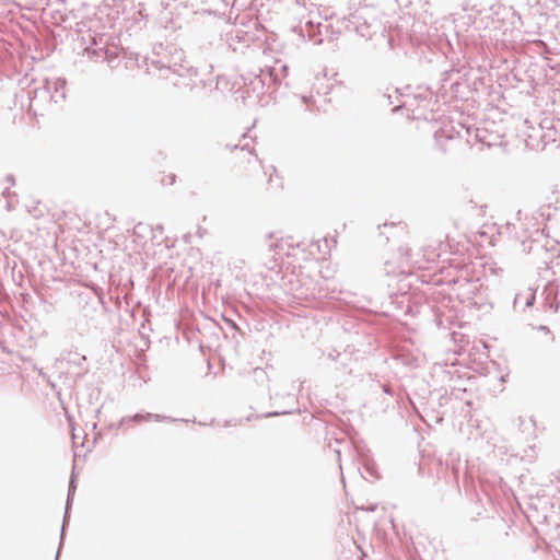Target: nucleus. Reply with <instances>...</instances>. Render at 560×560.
<instances>
[{"label": "nucleus", "instance_id": "obj_1", "mask_svg": "<svg viewBox=\"0 0 560 560\" xmlns=\"http://www.w3.org/2000/svg\"><path fill=\"white\" fill-rule=\"evenodd\" d=\"M234 165L241 172L247 173L249 168L260 167V162L254 153L241 149L236 153Z\"/></svg>", "mask_w": 560, "mask_h": 560}, {"label": "nucleus", "instance_id": "obj_3", "mask_svg": "<svg viewBox=\"0 0 560 560\" xmlns=\"http://www.w3.org/2000/svg\"><path fill=\"white\" fill-rule=\"evenodd\" d=\"M167 178H168V183L170 184L174 183V176L173 175H168Z\"/></svg>", "mask_w": 560, "mask_h": 560}, {"label": "nucleus", "instance_id": "obj_2", "mask_svg": "<svg viewBox=\"0 0 560 560\" xmlns=\"http://www.w3.org/2000/svg\"><path fill=\"white\" fill-rule=\"evenodd\" d=\"M536 330L539 331V332H542L545 336L549 337L550 340H553V336L551 334V331L549 330L548 327L546 326H538L536 327Z\"/></svg>", "mask_w": 560, "mask_h": 560}]
</instances>
